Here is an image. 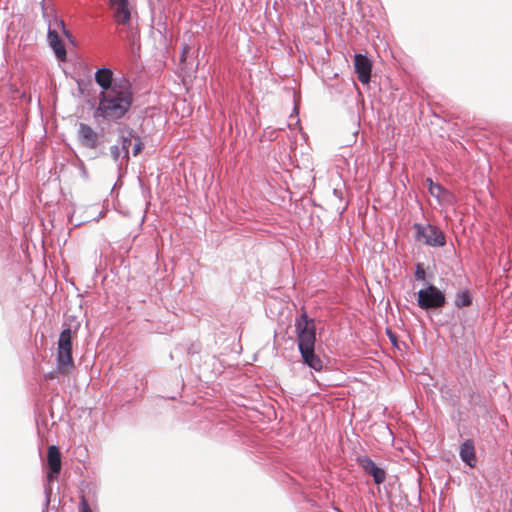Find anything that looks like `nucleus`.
Masks as SVG:
<instances>
[{
    "label": "nucleus",
    "mask_w": 512,
    "mask_h": 512,
    "mask_svg": "<svg viewBox=\"0 0 512 512\" xmlns=\"http://www.w3.org/2000/svg\"><path fill=\"white\" fill-rule=\"evenodd\" d=\"M354 68L358 80L362 84H368L371 80L372 63L370 59L364 54L354 55Z\"/></svg>",
    "instance_id": "10"
},
{
    "label": "nucleus",
    "mask_w": 512,
    "mask_h": 512,
    "mask_svg": "<svg viewBox=\"0 0 512 512\" xmlns=\"http://www.w3.org/2000/svg\"><path fill=\"white\" fill-rule=\"evenodd\" d=\"M134 138L133 129L127 128L125 130H121V135L119 140L121 141V151L123 152L122 159H129V146L132 143V139Z\"/></svg>",
    "instance_id": "15"
},
{
    "label": "nucleus",
    "mask_w": 512,
    "mask_h": 512,
    "mask_svg": "<svg viewBox=\"0 0 512 512\" xmlns=\"http://www.w3.org/2000/svg\"><path fill=\"white\" fill-rule=\"evenodd\" d=\"M48 472L47 480L48 484L44 487L45 503L42 512H48L49 504L51 501L52 487L50 483L56 480L61 471V453L56 445H51L48 448L47 455Z\"/></svg>",
    "instance_id": "5"
},
{
    "label": "nucleus",
    "mask_w": 512,
    "mask_h": 512,
    "mask_svg": "<svg viewBox=\"0 0 512 512\" xmlns=\"http://www.w3.org/2000/svg\"><path fill=\"white\" fill-rule=\"evenodd\" d=\"M133 139L135 140V143L132 148V154L133 156H137L143 149V143L141 141V138L136 136L135 134Z\"/></svg>",
    "instance_id": "19"
},
{
    "label": "nucleus",
    "mask_w": 512,
    "mask_h": 512,
    "mask_svg": "<svg viewBox=\"0 0 512 512\" xmlns=\"http://www.w3.org/2000/svg\"><path fill=\"white\" fill-rule=\"evenodd\" d=\"M459 455L461 460L469 467L474 468L476 466L477 459L472 439H467L460 445Z\"/></svg>",
    "instance_id": "13"
},
{
    "label": "nucleus",
    "mask_w": 512,
    "mask_h": 512,
    "mask_svg": "<svg viewBox=\"0 0 512 512\" xmlns=\"http://www.w3.org/2000/svg\"><path fill=\"white\" fill-rule=\"evenodd\" d=\"M362 470L373 478L375 484L380 485L386 479V472L368 456H359L356 459Z\"/></svg>",
    "instance_id": "8"
},
{
    "label": "nucleus",
    "mask_w": 512,
    "mask_h": 512,
    "mask_svg": "<svg viewBox=\"0 0 512 512\" xmlns=\"http://www.w3.org/2000/svg\"><path fill=\"white\" fill-rule=\"evenodd\" d=\"M303 363L315 371L323 369V361L319 355L315 353V347L304 348L299 350Z\"/></svg>",
    "instance_id": "14"
},
{
    "label": "nucleus",
    "mask_w": 512,
    "mask_h": 512,
    "mask_svg": "<svg viewBox=\"0 0 512 512\" xmlns=\"http://www.w3.org/2000/svg\"><path fill=\"white\" fill-rule=\"evenodd\" d=\"M56 364L58 372L63 375L74 369L72 357V330L70 327H65L59 335Z\"/></svg>",
    "instance_id": "3"
},
{
    "label": "nucleus",
    "mask_w": 512,
    "mask_h": 512,
    "mask_svg": "<svg viewBox=\"0 0 512 512\" xmlns=\"http://www.w3.org/2000/svg\"><path fill=\"white\" fill-rule=\"evenodd\" d=\"M94 78L101 91H109L118 81H128L125 77L114 78L113 71L108 67L98 68Z\"/></svg>",
    "instance_id": "9"
},
{
    "label": "nucleus",
    "mask_w": 512,
    "mask_h": 512,
    "mask_svg": "<svg viewBox=\"0 0 512 512\" xmlns=\"http://www.w3.org/2000/svg\"><path fill=\"white\" fill-rule=\"evenodd\" d=\"M133 104V92L129 81H118L109 91H100L95 118L117 123L129 112Z\"/></svg>",
    "instance_id": "1"
},
{
    "label": "nucleus",
    "mask_w": 512,
    "mask_h": 512,
    "mask_svg": "<svg viewBox=\"0 0 512 512\" xmlns=\"http://www.w3.org/2000/svg\"><path fill=\"white\" fill-rule=\"evenodd\" d=\"M110 5L115 7L114 20L118 25H127L130 22L131 13L128 0H109Z\"/></svg>",
    "instance_id": "12"
},
{
    "label": "nucleus",
    "mask_w": 512,
    "mask_h": 512,
    "mask_svg": "<svg viewBox=\"0 0 512 512\" xmlns=\"http://www.w3.org/2000/svg\"><path fill=\"white\" fill-rule=\"evenodd\" d=\"M110 154L113 160L117 163L122 158L123 152L119 145H112L110 147Z\"/></svg>",
    "instance_id": "18"
},
{
    "label": "nucleus",
    "mask_w": 512,
    "mask_h": 512,
    "mask_svg": "<svg viewBox=\"0 0 512 512\" xmlns=\"http://www.w3.org/2000/svg\"><path fill=\"white\" fill-rule=\"evenodd\" d=\"M80 512H93L83 495L80 497Z\"/></svg>",
    "instance_id": "20"
},
{
    "label": "nucleus",
    "mask_w": 512,
    "mask_h": 512,
    "mask_svg": "<svg viewBox=\"0 0 512 512\" xmlns=\"http://www.w3.org/2000/svg\"><path fill=\"white\" fill-rule=\"evenodd\" d=\"M415 240L422 241L425 245L442 247L446 244L445 234L435 225L414 223Z\"/></svg>",
    "instance_id": "6"
},
{
    "label": "nucleus",
    "mask_w": 512,
    "mask_h": 512,
    "mask_svg": "<svg viewBox=\"0 0 512 512\" xmlns=\"http://www.w3.org/2000/svg\"><path fill=\"white\" fill-rule=\"evenodd\" d=\"M472 294L468 289L459 291L455 294L454 305L457 308L467 307L472 304Z\"/></svg>",
    "instance_id": "16"
},
{
    "label": "nucleus",
    "mask_w": 512,
    "mask_h": 512,
    "mask_svg": "<svg viewBox=\"0 0 512 512\" xmlns=\"http://www.w3.org/2000/svg\"><path fill=\"white\" fill-rule=\"evenodd\" d=\"M445 303V294L432 284H428L417 293V304L423 310L439 309Z\"/></svg>",
    "instance_id": "7"
},
{
    "label": "nucleus",
    "mask_w": 512,
    "mask_h": 512,
    "mask_svg": "<svg viewBox=\"0 0 512 512\" xmlns=\"http://www.w3.org/2000/svg\"><path fill=\"white\" fill-rule=\"evenodd\" d=\"M426 181L429 185V192L434 198L440 199L443 194L448 193V191L442 185L439 183H434L431 178H427Z\"/></svg>",
    "instance_id": "17"
},
{
    "label": "nucleus",
    "mask_w": 512,
    "mask_h": 512,
    "mask_svg": "<svg viewBox=\"0 0 512 512\" xmlns=\"http://www.w3.org/2000/svg\"><path fill=\"white\" fill-rule=\"evenodd\" d=\"M415 278L418 280H424L425 279V271L421 264H417L416 270H415Z\"/></svg>",
    "instance_id": "21"
},
{
    "label": "nucleus",
    "mask_w": 512,
    "mask_h": 512,
    "mask_svg": "<svg viewBox=\"0 0 512 512\" xmlns=\"http://www.w3.org/2000/svg\"><path fill=\"white\" fill-rule=\"evenodd\" d=\"M186 51H187V47H184V49H183V51H182V53L180 55L181 61H185V59H186Z\"/></svg>",
    "instance_id": "25"
},
{
    "label": "nucleus",
    "mask_w": 512,
    "mask_h": 512,
    "mask_svg": "<svg viewBox=\"0 0 512 512\" xmlns=\"http://www.w3.org/2000/svg\"><path fill=\"white\" fill-rule=\"evenodd\" d=\"M295 331L297 337L298 350L304 348L315 347L316 327L314 320L309 318L307 313L303 311L299 318L295 321Z\"/></svg>",
    "instance_id": "4"
},
{
    "label": "nucleus",
    "mask_w": 512,
    "mask_h": 512,
    "mask_svg": "<svg viewBox=\"0 0 512 512\" xmlns=\"http://www.w3.org/2000/svg\"><path fill=\"white\" fill-rule=\"evenodd\" d=\"M42 5V15L45 21L48 24V41L49 45L52 47L56 57L60 60H64L66 58V49L65 46L60 39L58 30H61L66 37H70L69 31L65 27V23L62 19L58 18L54 15V9L47 8L44 4V0L41 2Z\"/></svg>",
    "instance_id": "2"
},
{
    "label": "nucleus",
    "mask_w": 512,
    "mask_h": 512,
    "mask_svg": "<svg viewBox=\"0 0 512 512\" xmlns=\"http://www.w3.org/2000/svg\"><path fill=\"white\" fill-rule=\"evenodd\" d=\"M384 428L388 431V433H389L390 435L392 434V432H391V430H390V428H389L388 426H384Z\"/></svg>",
    "instance_id": "26"
},
{
    "label": "nucleus",
    "mask_w": 512,
    "mask_h": 512,
    "mask_svg": "<svg viewBox=\"0 0 512 512\" xmlns=\"http://www.w3.org/2000/svg\"><path fill=\"white\" fill-rule=\"evenodd\" d=\"M78 139L82 146L95 149L98 146V134L85 123H79Z\"/></svg>",
    "instance_id": "11"
},
{
    "label": "nucleus",
    "mask_w": 512,
    "mask_h": 512,
    "mask_svg": "<svg viewBox=\"0 0 512 512\" xmlns=\"http://www.w3.org/2000/svg\"><path fill=\"white\" fill-rule=\"evenodd\" d=\"M265 135H268V139H269V140H273V139H275V137H276V131H275V130H273V131H271V132H269V133H268L267 131H265Z\"/></svg>",
    "instance_id": "23"
},
{
    "label": "nucleus",
    "mask_w": 512,
    "mask_h": 512,
    "mask_svg": "<svg viewBox=\"0 0 512 512\" xmlns=\"http://www.w3.org/2000/svg\"><path fill=\"white\" fill-rule=\"evenodd\" d=\"M386 333H387V335H388V337H389L390 341H391L394 345H396V343H397V337H396V335H395L393 332H391L390 330H387V331H386Z\"/></svg>",
    "instance_id": "22"
},
{
    "label": "nucleus",
    "mask_w": 512,
    "mask_h": 512,
    "mask_svg": "<svg viewBox=\"0 0 512 512\" xmlns=\"http://www.w3.org/2000/svg\"><path fill=\"white\" fill-rule=\"evenodd\" d=\"M138 180H139L140 186H141V188H142L143 193L145 194V196H146V195H149V193H150V192H149V190H148V189H146V188L144 187V184H143L142 180H141L140 178H139Z\"/></svg>",
    "instance_id": "24"
}]
</instances>
